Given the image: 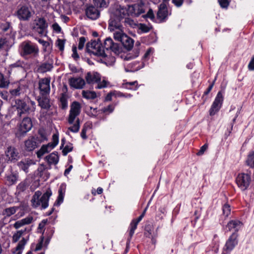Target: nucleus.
Returning <instances> with one entry per match:
<instances>
[{"mask_svg":"<svg viewBox=\"0 0 254 254\" xmlns=\"http://www.w3.org/2000/svg\"><path fill=\"white\" fill-rule=\"evenodd\" d=\"M40 191H37L33 195L31 200L32 205L34 208H37L41 204V208L45 209L48 206L49 200L52 195V191L48 189L47 191L42 195Z\"/></svg>","mask_w":254,"mask_h":254,"instance_id":"nucleus-1","label":"nucleus"},{"mask_svg":"<svg viewBox=\"0 0 254 254\" xmlns=\"http://www.w3.org/2000/svg\"><path fill=\"white\" fill-rule=\"evenodd\" d=\"M20 55L24 58L28 56L37 57L39 55V50L38 46L31 41L27 40L23 42L20 46Z\"/></svg>","mask_w":254,"mask_h":254,"instance_id":"nucleus-2","label":"nucleus"},{"mask_svg":"<svg viewBox=\"0 0 254 254\" xmlns=\"http://www.w3.org/2000/svg\"><path fill=\"white\" fill-rule=\"evenodd\" d=\"M125 15L124 9H117L111 13L109 20L108 29L110 31H113L116 29H122L123 26L121 22L123 19Z\"/></svg>","mask_w":254,"mask_h":254,"instance_id":"nucleus-3","label":"nucleus"},{"mask_svg":"<svg viewBox=\"0 0 254 254\" xmlns=\"http://www.w3.org/2000/svg\"><path fill=\"white\" fill-rule=\"evenodd\" d=\"M34 14L31 6L27 4H19L14 13L21 21H29Z\"/></svg>","mask_w":254,"mask_h":254,"instance_id":"nucleus-4","label":"nucleus"},{"mask_svg":"<svg viewBox=\"0 0 254 254\" xmlns=\"http://www.w3.org/2000/svg\"><path fill=\"white\" fill-rule=\"evenodd\" d=\"M86 51L90 55L96 56L104 55V50L99 39L98 41L91 40L86 44Z\"/></svg>","mask_w":254,"mask_h":254,"instance_id":"nucleus-5","label":"nucleus"},{"mask_svg":"<svg viewBox=\"0 0 254 254\" xmlns=\"http://www.w3.org/2000/svg\"><path fill=\"white\" fill-rule=\"evenodd\" d=\"M251 172L250 171L247 173H242L237 176L236 182L238 187L244 191L248 189L251 182Z\"/></svg>","mask_w":254,"mask_h":254,"instance_id":"nucleus-6","label":"nucleus"},{"mask_svg":"<svg viewBox=\"0 0 254 254\" xmlns=\"http://www.w3.org/2000/svg\"><path fill=\"white\" fill-rule=\"evenodd\" d=\"M46 137L41 134L40 137L32 136L25 141V149L28 151H33L37 148L44 140H46Z\"/></svg>","mask_w":254,"mask_h":254,"instance_id":"nucleus-7","label":"nucleus"},{"mask_svg":"<svg viewBox=\"0 0 254 254\" xmlns=\"http://www.w3.org/2000/svg\"><path fill=\"white\" fill-rule=\"evenodd\" d=\"M52 142H50L46 145H43L40 149L36 152L38 158H41L44 154L49 152L58 144V135L54 134L52 136Z\"/></svg>","mask_w":254,"mask_h":254,"instance_id":"nucleus-8","label":"nucleus"},{"mask_svg":"<svg viewBox=\"0 0 254 254\" xmlns=\"http://www.w3.org/2000/svg\"><path fill=\"white\" fill-rule=\"evenodd\" d=\"M50 77L40 79L38 82V89L40 96L49 95L50 92Z\"/></svg>","mask_w":254,"mask_h":254,"instance_id":"nucleus-9","label":"nucleus"},{"mask_svg":"<svg viewBox=\"0 0 254 254\" xmlns=\"http://www.w3.org/2000/svg\"><path fill=\"white\" fill-rule=\"evenodd\" d=\"M81 106L80 104L74 101L71 105L68 122L69 124H72L76 117L78 116L81 112Z\"/></svg>","mask_w":254,"mask_h":254,"instance_id":"nucleus-10","label":"nucleus"},{"mask_svg":"<svg viewBox=\"0 0 254 254\" xmlns=\"http://www.w3.org/2000/svg\"><path fill=\"white\" fill-rule=\"evenodd\" d=\"M103 49H105L107 51L110 50L116 55H119L122 51L120 46L118 44L115 43L110 37L106 38L104 40Z\"/></svg>","mask_w":254,"mask_h":254,"instance_id":"nucleus-11","label":"nucleus"},{"mask_svg":"<svg viewBox=\"0 0 254 254\" xmlns=\"http://www.w3.org/2000/svg\"><path fill=\"white\" fill-rule=\"evenodd\" d=\"M238 234L237 233H233L226 241L223 248V251L229 254L238 244Z\"/></svg>","mask_w":254,"mask_h":254,"instance_id":"nucleus-12","label":"nucleus"},{"mask_svg":"<svg viewBox=\"0 0 254 254\" xmlns=\"http://www.w3.org/2000/svg\"><path fill=\"white\" fill-rule=\"evenodd\" d=\"M223 101V95L221 91L218 92L209 110L210 116L214 115L217 112L222 105Z\"/></svg>","mask_w":254,"mask_h":254,"instance_id":"nucleus-13","label":"nucleus"},{"mask_svg":"<svg viewBox=\"0 0 254 254\" xmlns=\"http://www.w3.org/2000/svg\"><path fill=\"white\" fill-rule=\"evenodd\" d=\"M35 26L33 27V29L36 31L39 34H43L44 31L48 27V23L45 18L43 17L38 18L35 20Z\"/></svg>","mask_w":254,"mask_h":254,"instance_id":"nucleus-14","label":"nucleus"},{"mask_svg":"<svg viewBox=\"0 0 254 254\" xmlns=\"http://www.w3.org/2000/svg\"><path fill=\"white\" fill-rule=\"evenodd\" d=\"M24 86L19 82L11 84V87L9 90L11 97H15L24 93Z\"/></svg>","mask_w":254,"mask_h":254,"instance_id":"nucleus-15","label":"nucleus"},{"mask_svg":"<svg viewBox=\"0 0 254 254\" xmlns=\"http://www.w3.org/2000/svg\"><path fill=\"white\" fill-rule=\"evenodd\" d=\"M17 105V109H18V115L21 117L22 114L24 113L29 114L30 113L33 112V111L29 110L31 108L28 104L21 100H18L16 101Z\"/></svg>","mask_w":254,"mask_h":254,"instance_id":"nucleus-16","label":"nucleus"},{"mask_svg":"<svg viewBox=\"0 0 254 254\" xmlns=\"http://www.w3.org/2000/svg\"><path fill=\"white\" fill-rule=\"evenodd\" d=\"M32 126L31 119L25 117L20 124L19 131L21 134H24L31 129Z\"/></svg>","mask_w":254,"mask_h":254,"instance_id":"nucleus-17","label":"nucleus"},{"mask_svg":"<svg viewBox=\"0 0 254 254\" xmlns=\"http://www.w3.org/2000/svg\"><path fill=\"white\" fill-rule=\"evenodd\" d=\"M168 11L166 4L162 3L159 5L157 13V18L160 22H164L167 18Z\"/></svg>","mask_w":254,"mask_h":254,"instance_id":"nucleus-18","label":"nucleus"},{"mask_svg":"<svg viewBox=\"0 0 254 254\" xmlns=\"http://www.w3.org/2000/svg\"><path fill=\"white\" fill-rule=\"evenodd\" d=\"M128 12L131 15L138 16L145 12L143 5L141 4H134L128 7Z\"/></svg>","mask_w":254,"mask_h":254,"instance_id":"nucleus-19","label":"nucleus"},{"mask_svg":"<svg viewBox=\"0 0 254 254\" xmlns=\"http://www.w3.org/2000/svg\"><path fill=\"white\" fill-rule=\"evenodd\" d=\"M85 79L88 84L98 83L101 80V76L97 72H88L86 74Z\"/></svg>","mask_w":254,"mask_h":254,"instance_id":"nucleus-20","label":"nucleus"},{"mask_svg":"<svg viewBox=\"0 0 254 254\" xmlns=\"http://www.w3.org/2000/svg\"><path fill=\"white\" fill-rule=\"evenodd\" d=\"M86 14L90 19L94 20L99 17L100 12L96 7L93 5H90L86 8Z\"/></svg>","mask_w":254,"mask_h":254,"instance_id":"nucleus-21","label":"nucleus"},{"mask_svg":"<svg viewBox=\"0 0 254 254\" xmlns=\"http://www.w3.org/2000/svg\"><path fill=\"white\" fill-rule=\"evenodd\" d=\"M69 84L70 86L76 89H82L84 86L85 82L84 80L82 78L72 77L69 79Z\"/></svg>","mask_w":254,"mask_h":254,"instance_id":"nucleus-22","label":"nucleus"},{"mask_svg":"<svg viewBox=\"0 0 254 254\" xmlns=\"http://www.w3.org/2000/svg\"><path fill=\"white\" fill-rule=\"evenodd\" d=\"M66 185L64 184H62L60 186L58 190L59 195L58 198L54 203V206L60 205L64 200V195L65 192Z\"/></svg>","mask_w":254,"mask_h":254,"instance_id":"nucleus-23","label":"nucleus"},{"mask_svg":"<svg viewBox=\"0 0 254 254\" xmlns=\"http://www.w3.org/2000/svg\"><path fill=\"white\" fill-rule=\"evenodd\" d=\"M121 42L124 47L127 51L131 50L133 46V40L127 35H126V36H123L122 40Z\"/></svg>","mask_w":254,"mask_h":254,"instance_id":"nucleus-24","label":"nucleus"},{"mask_svg":"<svg viewBox=\"0 0 254 254\" xmlns=\"http://www.w3.org/2000/svg\"><path fill=\"white\" fill-rule=\"evenodd\" d=\"M48 95L40 96L38 97V101L39 106L42 109L49 110L51 105L50 104V99L48 97Z\"/></svg>","mask_w":254,"mask_h":254,"instance_id":"nucleus-25","label":"nucleus"},{"mask_svg":"<svg viewBox=\"0 0 254 254\" xmlns=\"http://www.w3.org/2000/svg\"><path fill=\"white\" fill-rule=\"evenodd\" d=\"M34 162L30 159H25L20 161L18 165L20 168L23 170L25 172H28V168L31 165L34 164Z\"/></svg>","mask_w":254,"mask_h":254,"instance_id":"nucleus-26","label":"nucleus"},{"mask_svg":"<svg viewBox=\"0 0 254 254\" xmlns=\"http://www.w3.org/2000/svg\"><path fill=\"white\" fill-rule=\"evenodd\" d=\"M99 57L102 58L101 59L102 63L105 64L107 66L113 65L116 61L115 58L114 57L110 55L108 56L105 52L104 55H100Z\"/></svg>","mask_w":254,"mask_h":254,"instance_id":"nucleus-27","label":"nucleus"},{"mask_svg":"<svg viewBox=\"0 0 254 254\" xmlns=\"http://www.w3.org/2000/svg\"><path fill=\"white\" fill-rule=\"evenodd\" d=\"M5 153L9 160L12 161L13 160H17L18 153L16 148L9 146L7 148Z\"/></svg>","mask_w":254,"mask_h":254,"instance_id":"nucleus-28","label":"nucleus"},{"mask_svg":"<svg viewBox=\"0 0 254 254\" xmlns=\"http://www.w3.org/2000/svg\"><path fill=\"white\" fill-rule=\"evenodd\" d=\"M6 183L8 186H11L15 184L18 178V175L14 173H10L6 174L5 176Z\"/></svg>","mask_w":254,"mask_h":254,"instance_id":"nucleus-29","label":"nucleus"},{"mask_svg":"<svg viewBox=\"0 0 254 254\" xmlns=\"http://www.w3.org/2000/svg\"><path fill=\"white\" fill-rule=\"evenodd\" d=\"M45 159L50 166L51 164H57L58 163L59 160L58 152H54L51 153L45 157Z\"/></svg>","mask_w":254,"mask_h":254,"instance_id":"nucleus-30","label":"nucleus"},{"mask_svg":"<svg viewBox=\"0 0 254 254\" xmlns=\"http://www.w3.org/2000/svg\"><path fill=\"white\" fill-rule=\"evenodd\" d=\"M53 68L52 63L46 62L42 63L38 67V71L41 73H45L50 71Z\"/></svg>","mask_w":254,"mask_h":254,"instance_id":"nucleus-31","label":"nucleus"},{"mask_svg":"<svg viewBox=\"0 0 254 254\" xmlns=\"http://www.w3.org/2000/svg\"><path fill=\"white\" fill-rule=\"evenodd\" d=\"M242 224L241 222L239 220H231L228 223L227 227L228 228L229 231L234 229L237 232L241 227Z\"/></svg>","mask_w":254,"mask_h":254,"instance_id":"nucleus-32","label":"nucleus"},{"mask_svg":"<svg viewBox=\"0 0 254 254\" xmlns=\"http://www.w3.org/2000/svg\"><path fill=\"white\" fill-rule=\"evenodd\" d=\"M142 220V218L140 216L135 219H133L132 220L130 224V229L129 231V235L130 236H133L134 231L137 228V226L138 223Z\"/></svg>","mask_w":254,"mask_h":254,"instance_id":"nucleus-33","label":"nucleus"},{"mask_svg":"<svg viewBox=\"0 0 254 254\" xmlns=\"http://www.w3.org/2000/svg\"><path fill=\"white\" fill-rule=\"evenodd\" d=\"M10 84L9 79L0 72V88H7Z\"/></svg>","mask_w":254,"mask_h":254,"instance_id":"nucleus-34","label":"nucleus"},{"mask_svg":"<svg viewBox=\"0 0 254 254\" xmlns=\"http://www.w3.org/2000/svg\"><path fill=\"white\" fill-rule=\"evenodd\" d=\"M18 209V207L17 206L6 208L3 210L2 214L5 217H9L14 214Z\"/></svg>","mask_w":254,"mask_h":254,"instance_id":"nucleus-35","label":"nucleus"},{"mask_svg":"<svg viewBox=\"0 0 254 254\" xmlns=\"http://www.w3.org/2000/svg\"><path fill=\"white\" fill-rule=\"evenodd\" d=\"M83 97L87 99H94L96 98V93L94 91L83 90L82 92Z\"/></svg>","mask_w":254,"mask_h":254,"instance_id":"nucleus-36","label":"nucleus"},{"mask_svg":"<svg viewBox=\"0 0 254 254\" xmlns=\"http://www.w3.org/2000/svg\"><path fill=\"white\" fill-rule=\"evenodd\" d=\"M48 169L47 167L44 164H41L38 169L37 171L38 172V175L42 177L44 176V174L46 175L47 178H48L49 176V173L46 171Z\"/></svg>","mask_w":254,"mask_h":254,"instance_id":"nucleus-37","label":"nucleus"},{"mask_svg":"<svg viewBox=\"0 0 254 254\" xmlns=\"http://www.w3.org/2000/svg\"><path fill=\"white\" fill-rule=\"evenodd\" d=\"M38 41L43 46V50L44 52H49L51 50L52 47L49 42L44 41L41 39H39Z\"/></svg>","mask_w":254,"mask_h":254,"instance_id":"nucleus-38","label":"nucleus"},{"mask_svg":"<svg viewBox=\"0 0 254 254\" xmlns=\"http://www.w3.org/2000/svg\"><path fill=\"white\" fill-rule=\"evenodd\" d=\"M61 108L64 110L67 107V101L66 95L64 93H62L60 98V105Z\"/></svg>","mask_w":254,"mask_h":254,"instance_id":"nucleus-39","label":"nucleus"},{"mask_svg":"<svg viewBox=\"0 0 254 254\" xmlns=\"http://www.w3.org/2000/svg\"><path fill=\"white\" fill-rule=\"evenodd\" d=\"M28 240V237L27 239H25L24 238H23L22 240L19 242L16 248V251L19 252L21 251L24 249L25 245L27 242V241Z\"/></svg>","mask_w":254,"mask_h":254,"instance_id":"nucleus-40","label":"nucleus"},{"mask_svg":"<svg viewBox=\"0 0 254 254\" xmlns=\"http://www.w3.org/2000/svg\"><path fill=\"white\" fill-rule=\"evenodd\" d=\"M80 128L79 119H77L75 123L71 127L68 128V129L73 132H77Z\"/></svg>","mask_w":254,"mask_h":254,"instance_id":"nucleus-41","label":"nucleus"},{"mask_svg":"<svg viewBox=\"0 0 254 254\" xmlns=\"http://www.w3.org/2000/svg\"><path fill=\"white\" fill-rule=\"evenodd\" d=\"M26 231V229L24 230H19L16 232L12 236V242H17L23 234Z\"/></svg>","mask_w":254,"mask_h":254,"instance_id":"nucleus-42","label":"nucleus"},{"mask_svg":"<svg viewBox=\"0 0 254 254\" xmlns=\"http://www.w3.org/2000/svg\"><path fill=\"white\" fill-rule=\"evenodd\" d=\"M73 150L72 144L71 143H68L63 148L62 153L63 155L65 156L68 153L72 151Z\"/></svg>","mask_w":254,"mask_h":254,"instance_id":"nucleus-43","label":"nucleus"},{"mask_svg":"<svg viewBox=\"0 0 254 254\" xmlns=\"http://www.w3.org/2000/svg\"><path fill=\"white\" fill-rule=\"evenodd\" d=\"M119 30L114 33V37L116 40L121 42L123 36H126V34L123 33L121 30Z\"/></svg>","mask_w":254,"mask_h":254,"instance_id":"nucleus-44","label":"nucleus"},{"mask_svg":"<svg viewBox=\"0 0 254 254\" xmlns=\"http://www.w3.org/2000/svg\"><path fill=\"white\" fill-rule=\"evenodd\" d=\"M138 29L142 33H147L150 30L151 28L147 26L145 24L140 23L138 25Z\"/></svg>","mask_w":254,"mask_h":254,"instance_id":"nucleus-45","label":"nucleus"},{"mask_svg":"<svg viewBox=\"0 0 254 254\" xmlns=\"http://www.w3.org/2000/svg\"><path fill=\"white\" fill-rule=\"evenodd\" d=\"M137 82L136 81L133 82H127L125 84V87L129 89H134L137 88Z\"/></svg>","mask_w":254,"mask_h":254,"instance_id":"nucleus-46","label":"nucleus"},{"mask_svg":"<svg viewBox=\"0 0 254 254\" xmlns=\"http://www.w3.org/2000/svg\"><path fill=\"white\" fill-rule=\"evenodd\" d=\"M0 27L2 31L6 32L11 28V23L9 22H5L1 24Z\"/></svg>","mask_w":254,"mask_h":254,"instance_id":"nucleus-47","label":"nucleus"},{"mask_svg":"<svg viewBox=\"0 0 254 254\" xmlns=\"http://www.w3.org/2000/svg\"><path fill=\"white\" fill-rule=\"evenodd\" d=\"M8 47V42L5 38L0 39V50L5 49Z\"/></svg>","mask_w":254,"mask_h":254,"instance_id":"nucleus-48","label":"nucleus"},{"mask_svg":"<svg viewBox=\"0 0 254 254\" xmlns=\"http://www.w3.org/2000/svg\"><path fill=\"white\" fill-rule=\"evenodd\" d=\"M223 212L224 215L228 216L231 212L230 206L228 204H225L223 207Z\"/></svg>","mask_w":254,"mask_h":254,"instance_id":"nucleus-49","label":"nucleus"},{"mask_svg":"<svg viewBox=\"0 0 254 254\" xmlns=\"http://www.w3.org/2000/svg\"><path fill=\"white\" fill-rule=\"evenodd\" d=\"M218 1L220 6L223 8H227L230 2L229 0H218Z\"/></svg>","mask_w":254,"mask_h":254,"instance_id":"nucleus-50","label":"nucleus"},{"mask_svg":"<svg viewBox=\"0 0 254 254\" xmlns=\"http://www.w3.org/2000/svg\"><path fill=\"white\" fill-rule=\"evenodd\" d=\"M65 40L58 39L57 41V45L61 51L64 50Z\"/></svg>","mask_w":254,"mask_h":254,"instance_id":"nucleus-51","label":"nucleus"},{"mask_svg":"<svg viewBox=\"0 0 254 254\" xmlns=\"http://www.w3.org/2000/svg\"><path fill=\"white\" fill-rule=\"evenodd\" d=\"M95 4L97 7H104L106 6V3L105 0H94Z\"/></svg>","mask_w":254,"mask_h":254,"instance_id":"nucleus-52","label":"nucleus"},{"mask_svg":"<svg viewBox=\"0 0 254 254\" xmlns=\"http://www.w3.org/2000/svg\"><path fill=\"white\" fill-rule=\"evenodd\" d=\"M86 42V38L84 37H81L79 38L78 48L79 50H82Z\"/></svg>","mask_w":254,"mask_h":254,"instance_id":"nucleus-53","label":"nucleus"},{"mask_svg":"<svg viewBox=\"0 0 254 254\" xmlns=\"http://www.w3.org/2000/svg\"><path fill=\"white\" fill-rule=\"evenodd\" d=\"M114 107L112 105H110L108 106H107V107H104V108H102L101 109V111L103 113L109 112L110 113H112L114 111Z\"/></svg>","mask_w":254,"mask_h":254,"instance_id":"nucleus-54","label":"nucleus"},{"mask_svg":"<svg viewBox=\"0 0 254 254\" xmlns=\"http://www.w3.org/2000/svg\"><path fill=\"white\" fill-rule=\"evenodd\" d=\"M208 148V145L207 144H204L201 147L200 150L196 153L197 156L202 155L204 152Z\"/></svg>","mask_w":254,"mask_h":254,"instance_id":"nucleus-55","label":"nucleus"},{"mask_svg":"<svg viewBox=\"0 0 254 254\" xmlns=\"http://www.w3.org/2000/svg\"><path fill=\"white\" fill-rule=\"evenodd\" d=\"M27 103L28 104L29 106L31 108L29 110L33 111L34 112L36 109L35 102L30 99H28L27 101Z\"/></svg>","mask_w":254,"mask_h":254,"instance_id":"nucleus-56","label":"nucleus"},{"mask_svg":"<svg viewBox=\"0 0 254 254\" xmlns=\"http://www.w3.org/2000/svg\"><path fill=\"white\" fill-rule=\"evenodd\" d=\"M72 57L75 60H77L79 58V56L77 52V49L76 46H73L72 47Z\"/></svg>","mask_w":254,"mask_h":254,"instance_id":"nucleus-57","label":"nucleus"},{"mask_svg":"<svg viewBox=\"0 0 254 254\" xmlns=\"http://www.w3.org/2000/svg\"><path fill=\"white\" fill-rule=\"evenodd\" d=\"M145 18H149L153 19L155 18L154 14L152 9H149L146 15H144Z\"/></svg>","mask_w":254,"mask_h":254,"instance_id":"nucleus-58","label":"nucleus"},{"mask_svg":"<svg viewBox=\"0 0 254 254\" xmlns=\"http://www.w3.org/2000/svg\"><path fill=\"white\" fill-rule=\"evenodd\" d=\"M86 131H87V127L86 126H84L81 130V137L83 139H86L87 138V136L86 135Z\"/></svg>","mask_w":254,"mask_h":254,"instance_id":"nucleus-59","label":"nucleus"},{"mask_svg":"<svg viewBox=\"0 0 254 254\" xmlns=\"http://www.w3.org/2000/svg\"><path fill=\"white\" fill-rule=\"evenodd\" d=\"M98 85L96 87L97 89H101L104 88L107 86V81L105 80H103L102 82H98Z\"/></svg>","mask_w":254,"mask_h":254,"instance_id":"nucleus-60","label":"nucleus"},{"mask_svg":"<svg viewBox=\"0 0 254 254\" xmlns=\"http://www.w3.org/2000/svg\"><path fill=\"white\" fill-rule=\"evenodd\" d=\"M26 188L27 186L25 183H21L17 186L18 190L21 191H24Z\"/></svg>","mask_w":254,"mask_h":254,"instance_id":"nucleus-61","label":"nucleus"},{"mask_svg":"<svg viewBox=\"0 0 254 254\" xmlns=\"http://www.w3.org/2000/svg\"><path fill=\"white\" fill-rule=\"evenodd\" d=\"M0 97L3 100H7L8 98V92L6 91H0Z\"/></svg>","mask_w":254,"mask_h":254,"instance_id":"nucleus-62","label":"nucleus"},{"mask_svg":"<svg viewBox=\"0 0 254 254\" xmlns=\"http://www.w3.org/2000/svg\"><path fill=\"white\" fill-rule=\"evenodd\" d=\"M22 220L23 222L24 225L29 224L32 222L33 217L32 216H28Z\"/></svg>","mask_w":254,"mask_h":254,"instance_id":"nucleus-63","label":"nucleus"},{"mask_svg":"<svg viewBox=\"0 0 254 254\" xmlns=\"http://www.w3.org/2000/svg\"><path fill=\"white\" fill-rule=\"evenodd\" d=\"M248 68L250 70H254V55L248 64Z\"/></svg>","mask_w":254,"mask_h":254,"instance_id":"nucleus-64","label":"nucleus"}]
</instances>
